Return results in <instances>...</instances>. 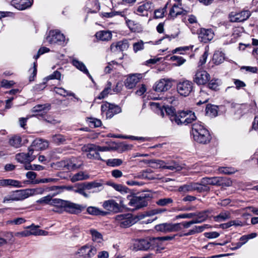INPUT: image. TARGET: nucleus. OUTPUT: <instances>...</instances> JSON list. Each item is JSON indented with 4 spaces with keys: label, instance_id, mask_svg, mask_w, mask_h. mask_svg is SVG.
<instances>
[{
    "label": "nucleus",
    "instance_id": "nucleus-41",
    "mask_svg": "<svg viewBox=\"0 0 258 258\" xmlns=\"http://www.w3.org/2000/svg\"><path fill=\"white\" fill-rule=\"evenodd\" d=\"M87 211L89 214L94 216H104L106 214V212L101 211L99 209L95 207H89L87 209Z\"/></svg>",
    "mask_w": 258,
    "mask_h": 258
},
{
    "label": "nucleus",
    "instance_id": "nucleus-17",
    "mask_svg": "<svg viewBox=\"0 0 258 258\" xmlns=\"http://www.w3.org/2000/svg\"><path fill=\"white\" fill-rule=\"evenodd\" d=\"M129 47L128 41L123 40L116 43H112L110 46V50L112 52L123 51L126 50Z\"/></svg>",
    "mask_w": 258,
    "mask_h": 258
},
{
    "label": "nucleus",
    "instance_id": "nucleus-11",
    "mask_svg": "<svg viewBox=\"0 0 258 258\" xmlns=\"http://www.w3.org/2000/svg\"><path fill=\"white\" fill-rule=\"evenodd\" d=\"M210 79V75L207 71L200 69L198 70L194 77V82L199 85L206 84Z\"/></svg>",
    "mask_w": 258,
    "mask_h": 258
},
{
    "label": "nucleus",
    "instance_id": "nucleus-51",
    "mask_svg": "<svg viewBox=\"0 0 258 258\" xmlns=\"http://www.w3.org/2000/svg\"><path fill=\"white\" fill-rule=\"evenodd\" d=\"M172 203L173 200L170 198L160 199L156 202V204L160 206H166Z\"/></svg>",
    "mask_w": 258,
    "mask_h": 258
},
{
    "label": "nucleus",
    "instance_id": "nucleus-22",
    "mask_svg": "<svg viewBox=\"0 0 258 258\" xmlns=\"http://www.w3.org/2000/svg\"><path fill=\"white\" fill-rule=\"evenodd\" d=\"M197 183L188 182L186 184L182 185L178 187V190L180 192L185 194L186 192H192L194 191H198Z\"/></svg>",
    "mask_w": 258,
    "mask_h": 258
},
{
    "label": "nucleus",
    "instance_id": "nucleus-63",
    "mask_svg": "<svg viewBox=\"0 0 258 258\" xmlns=\"http://www.w3.org/2000/svg\"><path fill=\"white\" fill-rule=\"evenodd\" d=\"M148 170L143 171L140 172L136 177L141 178V179H153L154 177L149 176Z\"/></svg>",
    "mask_w": 258,
    "mask_h": 258
},
{
    "label": "nucleus",
    "instance_id": "nucleus-38",
    "mask_svg": "<svg viewBox=\"0 0 258 258\" xmlns=\"http://www.w3.org/2000/svg\"><path fill=\"white\" fill-rule=\"evenodd\" d=\"M89 178V175L85 172L80 171L75 174L71 178L72 182H76L79 180L87 179Z\"/></svg>",
    "mask_w": 258,
    "mask_h": 258
},
{
    "label": "nucleus",
    "instance_id": "nucleus-19",
    "mask_svg": "<svg viewBox=\"0 0 258 258\" xmlns=\"http://www.w3.org/2000/svg\"><path fill=\"white\" fill-rule=\"evenodd\" d=\"M142 78L141 74H133L130 75L125 80V85L128 89H132Z\"/></svg>",
    "mask_w": 258,
    "mask_h": 258
},
{
    "label": "nucleus",
    "instance_id": "nucleus-34",
    "mask_svg": "<svg viewBox=\"0 0 258 258\" xmlns=\"http://www.w3.org/2000/svg\"><path fill=\"white\" fill-rule=\"evenodd\" d=\"M27 198L30 196L36 195H42L45 191L44 187H37L35 188H27L25 189Z\"/></svg>",
    "mask_w": 258,
    "mask_h": 258
},
{
    "label": "nucleus",
    "instance_id": "nucleus-26",
    "mask_svg": "<svg viewBox=\"0 0 258 258\" xmlns=\"http://www.w3.org/2000/svg\"><path fill=\"white\" fill-rule=\"evenodd\" d=\"M50 108V105L49 104H39L32 108V112L36 113L35 115H42L43 114L46 113Z\"/></svg>",
    "mask_w": 258,
    "mask_h": 258
},
{
    "label": "nucleus",
    "instance_id": "nucleus-10",
    "mask_svg": "<svg viewBox=\"0 0 258 258\" xmlns=\"http://www.w3.org/2000/svg\"><path fill=\"white\" fill-rule=\"evenodd\" d=\"M34 153V149L32 148H29L27 153H21L17 154L15 156V159L18 162L21 163H30L36 158L37 154Z\"/></svg>",
    "mask_w": 258,
    "mask_h": 258
},
{
    "label": "nucleus",
    "instance_id": "nucleus-4",
    "mask_svg": "<svg viewBox=\"0 0 258 258\" xmlns=\"http://www.w3.org/2000/svg\"><path fill=\"white\" fill-rule=\"evenodd\" d=\"M150 105L152 109H153L157 114L162 117L164 116V112H165L167 115L169 116L170 118V117L174 115V114L176 113L175 108L171 106H165L164 104L158 102H151Z\"/></svg>",
    "mask_w": 258,
    "mask_h": 258
},
{
    "label": "nucleus",
    "instance_id": "nucleus-33",
    "mask_svg": "<svg viewBox=\"0 0 258 258\" xmlns=\"http://www.w3.org/2000/svg\"><path fill=\"white\" fill-rule=\"evenodd\" d=\"M9 143L15 148H20L22 146V139L19 136H14L9 139Z\"/></svg>",
    "mask_w": 258,
    "mask_h": 258
},
{
    "label": "nucleus",
    "instance_id": "nucleus-55",
    "mask_svg": "<svg viewBox=\"0 0 258 258\" xmlns=\"http://www.w3.org/2000/svg\"><path fill=\"white\" fill-rule=\"evenodd\" d=\"M87 152V157L89 159H95L98 160H102L98 152L94 151H84Z\"/></svg>",
    "mask_w": 258,
    "mask_h": 258
},
{
    "label": "nucleus",
    "instance_id": "nucleus-21",
    "mask_svg": "<svg viewBox=\"0 0 258 258\" xmlns=\"http://www.w3.org/2000/svg\"><path fill=\"white\" fill-rule=\"evenodd\" d=\"M103 207L106 210L113 212H118L120 209L119 204L113 200L105 201Z\"/></svg>",
    "mask_w": 258,
    "mask_h": 258
},
{
    "label": "nucleus",
    "instance_id": "nucleus-52",
    "mask_svg": "<svg viewBox=\"0 0 258 258\" xmlns=\"http://www.w3.org/2000/svg\"><path fill=\"white\" fill-rule=\"evenodd\" d=\"M111 186L116 190L119 191L121 194L127 193L128 188L121 184L112 183Z\"/></svg>",
    "mask_w": 258,
    "mask_h": 258
},
{
    "label": "nucleus",
    "instance_id": "nucleus-57",
    "mask_svg": "<svg viewBox=\"0 0 258 258\" xmlns=\"http://www.w3.org/2000/svg\"><path fill=\"white\" fill-rule=\"evenodd\" d=\"M97 249L95 246L88 245L87 258H91L97 253Z\"/></svg>",
    "mask_w": 258,
    "mask_h": 258
},
{
    "label": "nucleus",
    "instance_id": "nucleus-23",
    "mask_svg": "<svg viewBox=\"0 0 258 258\" xmlns=\"http://www.w3.org/2000/svg\"><path fill=\"white\" fill-rule=\"evenodd\" d=\"M71 63L77 69L86 74L93 81L92 76L83 62L79 61L76 58H73Z\"/></svg>",
    "mask_w": 258,
    "mask_h": 258
},
{
    "label": "nucleus",
    "instance_id": "nucleus-32",
    "mask_svg": "<svg viewBox=\"0 0 258 258\" xmlns=\"http://www.w3.org/2000/svg\"><path fill=\"white\" fill-rule=\"evenodd\" d=\"M121 111V109L120 107L117 105L110 103L109 110L106 113V117L111 118L114 114L120 112Z\"/></svg>",
    "mask_w": 258,
    "mask_h": 258
},
{
    "label": "nucleus",
    "instance_id": "nucleus-5",
    "mask_svg": "<svg viewBox=\"0 0 258 258\" xmlns=\"http://www.w3.org/2000/svg\"><path fill=\"white\" fill-rule=\"evenodd\" d=\"M176 89L180 96L187 97L194 91V84L190 81L181 80L177 83Z\"/></svg>",
    "mask_w": 258,
    "mask_h": 258
},
{
    "label": "nucleus",
    "instance_id": "nucleus-24",
    "mask_svg": "<svg viewBox=\"0 0 258 258\" xmlns=\"http://www.w3.org/2000/svg\"><path fill=\"white\" fill-rule=\"evenodd\" d=\"M148 237L137 240L134 243V247L137 250H146L150 248Z\"/></svg>",
    "mask_w": 258,
    "mask_h": 258
},
{
    "label": "nucleus",
    "instance_id": "nucleus-3",
    "mask_svg": "<svg viewBox=\"0 0 258 258\" xmlns=\"http://www.w3.org/2000/svg\"><path fill=\"white\" fill-rule=\"evenodd\" d=\"M196 119L194 112L191 111H180L170 117V120L178 125H187Z\"/></svg>",
    "mask_w": 258,
    "mask_h": 258
},
{
    "label": "nucleus",
    "instance_id": "nucleus-18",
    "mask_svg": "<svg viewBox=\"0 0 258 258\" xmlns=\"http://www.w3.org/2000/svg\"><path fill=\"white\" fill-rule=\"evenodd\" d=\"M214 37V33L210 29H201L199 34V40L203 43H208L211 41Z\"/></svg>",
    "mask_w": 258,
    "mask_h": 258
},
{
    "label": "nucleus",
    "instance_id": "nucleus-27",
    "mask_svg": "<svg viewBox=\"0 0 258 258\" xmlns=\"http://www.w3.org/2000/svg\"><path fill=\"white\" fill-rule=\"evenodd\" d=\"M209 177L203 178L199 182H197L198 192H202L210 190L209 185H210Z\"/></svg>",
    "mask_w": 258,
    "mask_h": 258
},
{
    "label": "nucleus",
    "instance_id": "nucleus-9",
    "mask_svg": "<svg viewBox=\"0 0 258 258\" xmlns=\"http://www.w3.org/2000/svg\"><path fill=\"white\" fill-rule=\"evenodd\" d=\"M27 195L25 189L17 190L10 192L4 198L3 203H7L10 201H22L27 199Z\"/></svg>",
    "mask_w": 258,
    "mask_h": 258
},
{
    "label": "nucleus",
    "instance_id": "nucleus-58",
    "mask_svg": "<svg viewBox=\"0 0 258 258\" xmlns=\"http://www.w3.org/2000/svg\"><path fill=\"white\" fill-rule=\"evenodd\" d=\"M144 42L142 40H140L133 44V49L135 52L142 50L144 48Z\"/></svg>",
    "mask_w": 258,
    "mask_h": 258
},
{
    "label": "nucleus",
    "instance_id": "nucleus-13",
    "mask_svg": "<svg viewBox=\"0 0 258 258\" xmlns=\"http://www.w3.org/2000/svg\"><path fill=\"white\" fill-rule=\"evenodd\" d=\"M83 207L77 204H75L67 201L64 207V210L69 213L77 214L82 212Z\"/></svg>",
    "mask_w": 258,
    "mask_h": 258
},
{
    "label": "nucleus",
    "instance_id": "nucleus-12",
    "mask_svg": "<svg viewBox=\"0 0 258 258\" xmlns=\"http://www.w3.org/2000/svg\"><path fill=\"white\" fill-rule=\"evenodd\" d=\"M172 86V82L169 79H163L157 82L153 88L156 92H164L170 89Z\"/></svg>",
    "mask_w": 258,
    "mask_h": 258
},
{
    "label": "nucleus",
    "instance_id": "nucleus-42",
    "mask_svg": "<svg viewBox=\"0 0 258 258\" xmlns=\"http://www.w3.org/2000/svg\"><path fill=\"white\" fill-rule=\"evenodd\" d=\"M182 14V9H181L178 5L174 4L169 12V16L174 18L177 16Z\"/></svg>",
    "mask_w": 258,
    "mask_h": 258
},
{
    "label": "nucleus",
    "instance_id": "nucleus-37",
    "mask_svg": "<svg viewBox=\"0 0 258 258\" xmlns=\"http://www.w3.org/2000/svg\"><path fill=\"white\" fill-rule=\"evenodd\" d=\"M67 201H64L59 199H52L51 202V206L55 207V209H53L52 211L56 212L57 210L55 209L57 208H63L65 206Z\"/></svg>",
    "mask_w": 258,
    "mask_h": 258
},
{
    "label": "nucleus",
    "instance_id": "nucleus-40",
    "mask_svg": "<svg viewBox=\"0 0 258 258\" xmlns=\"http://www.w3.org/2000/svg\"><path fill=\"white\" fill-rule=\"evenodd\" d=\"M183 167L181 165L177 163L174 161H172L170 162L166 163L165 169L170 170L180 171L182 170Z\"/></svg>",
    "mask_w": 258,
    "mask_h": 258
},
{
    "label": "nucleus",
    "instance_id": "nucleus-8",
    "mask_svg": "<svg viewBox=\"0 0 258 258\" xmlns=\"http://www.w3.org/2000/svg\"><path fill=\"white\" fill-rule=\"evenodd\" d=\"M180 226L179 224L166 222L156 225L154 228L158 232L166 233L180 231Z\"/></svg>",
    "mask_w": 258,
    "mask_h": 258
},
{
    "label": "nucleus",
    "instance_id": "nucleus-35",
    "mask_svg": "<svg viewBox=\"0 0 258 258\" xmlns=\"http://www.w3.org/2000/svg\"><path fill=\"white\" fill-rule=\"evenodd\" d=\"M47 233V232L45 231L41 230H38L32 231H23L22 232H18L16 234V235H17V236L21 235L22 236H28L30 235H46Z\"/></svg>",
    "mask_w": 258,
    "mask_h": 258
},
{
    "label": "nucleus",
    "instance_id": "nucleus-56",
    "mask_svg": "<svg viewBox=\"0 0 258 258\" xmlns=\"http://www.w3.org/2000/svg\"><path fill=\"white\" fill-rule=\"evenodd\" d=\"M88 248V245H86L80 248H79L77 251V253L79 255L80 257H82L83 258H87V249Z\"/></svg>",
    "mask_w": 258,
    "mask_h": 258
},
{
    "label": "nucleus",
    "instance_id": "nucleus-53",
    "mask_svg": "<svg viewBox=\"0 0 258 258\" xmlns=\"http://www.w3.org/2000/svg\"><path fill=\"white\" fill-rule=\"evenodd\" d=\"M249 240L247 235L242 236L240 238V242L236 243V246L234 247H230V249L234 250L240 247L242 245L245 244Z\"/></svg>",
    "mask_w": 258,
    "mask_h": 258
},
{
    "label": "nucleus",
    "instance_id": "nucleus-20",
    "mask_svg": "<svg viewBox=\"0 0 258 258\" xmlns=\"http://www.w3.org/2000/svg\"><path fill=\"white\" fill-rule=\"evenodd\" d=\"M82 151H94L98 152H105L109 150L108 147L99 146L93 144H88L82 147Z\"/></svg>",
    "mask_w": 258,
    "mask_h": 258
},
{
    "label": "nucleus",
    "instance_id": "nucleus-49",
    "mask_svg": "<svg viewBox=\"0 0 258 258\" xmlns=\"http://www.w3.org/2000/svg\"><path fill=\"white\" fill-rule=\"evenodd\" d=\"M55 91L57 94H59L60 95H61L63 96H69L75 97V95L74 93L69 92L62 88L56 87V88H55Z\"/></svg>",
    "mask_w": 258,
    "mask_h": 258
},
{
    "label": "nucleus",
    "instance_id": "nucleus-61",
    "mask_svg": "<svg viewBox=\"0 0 258 258\" xmlns=\"http://www.w3.org/2000/svg\"><path fill=\"white\" fill-rule=\"evenodd\" d=\"M170 59L172 61H176L177 66H180L183 64L185 61V59L182 58V57L176 55L171 56L170 57Z\"/></svg>",
    "mask_w": 258,
    "mask_h": 258
},
{
    "label": "nucleus",
    "instance_id": "nucleus-64",
    "mask_svg": "<svg viewBox=\"0 0 258 258\" xmlns=\"http://www.w3.org/2000/svg\"><path fill=\"white\" fill-rule=\"evenodd\" d=\"M37 174L33 171H28L26 173V177L31 180V183L34 184V181H36Z\"/></svg>",
    "mask_w": 258,
    "mask_h": 258
},
{
    "label": "nucleus",
    "instance_id": "nucleus-1",
    "mask_svg": "<svg viewBox=\"0 0 258 258\" xmlns=\"http://www.w3.org/2000/svg\"><path fill=\"white\" fill-rule=\"evenodd\" d=\"M191 134L194 140L200 144H208L212 138L209 132L201 123H195L192 124Z\"/></svg>",
    "mask_w": 258,
    "mask_h": 258
},
{
    "label": "nucleus",
    "instance_id": "nucleus-7",
    "mask_svg": "<svg viewBox=\"0 0 258 258\" xmlns=\"http://www.w3.org/2000/svg\"><path fill=\"white\" fill-rule=\"evenodd\" d=\"M115 220L117 225L122 228H128L136 222L130 214L118 215L115 217Z\"/></svg>",
    "mask_w": 258,
    "mask_h": 258
},
{
    "label": "nucleus",
    "instance_id": "nucleus-36",
    "mask_svg": "<svg viewBox=\"0 0 258 258\" xmlns=\"http://www.w3.org/2000/svg\"><path fill=\"white\" fill-rule=\"evenodd\" d=\"M147 163L150 164V166L154 168H162L165 169L166 163L162 160L152 159L148 160Z\"/></svg>",
    "mask_w": 258,
    "mask_h": 258
},
{
    "label": "nucleus",
    "instance_id": "nucleus-14",
    "mask_svg": "<svg viewBox=\"0 0 258 258\" xmlns=\"http://www.w3.org/2000/svg\"><path fill=\"white\" fill-rule=\"evenodd\" d=\"M152 10V3L149 2L144 3L136 9L134 13L141 16H148V12Z\"/></svg>",
    "mask_w": 258,
    "mask_h": 258
},
{
    "label": "nucleus",
    "instance_id": "nucleus-25",
    "mask_svg": "<svg viewBox=\"0 0 258 258\" xmlns=\"http://www.w3.org/2000/svg\"><path fill=\"white\" fill-rule=\"evenodd\" d=\"M48 142L41 139L35 140L32 143L31 147L29 148H33L35 150H44L48 147Z\"/></svg>",
    "mask_w": 258,
    "mask_h": 258
},
{
    "label": "nucleus",
    "instance_id": "nucleus-30",
    "mask_svg": "<svg viewBox=\"0 0 258 258\" xmlns=\"http://www.w3.org/2000/svg\"><path fill=\"white\" fill-rule=\"evenodd\" d=\"M166 211V209H155L148 211L146 214H140L137 217L139 220H141L144 219L146 217H150L158 214H160L165 212Z\"/></svg>",
    "mask_w": 258,
    "mask_h": 258
},
{
    "label": "nucleus",
    "instance_id": "nucleus-62",
    "mask_svg": "<svg viewBox=\"0 0 258 258\" xmlns=\"http://www.w3.org/2000/svg\"><path fill=\"white\" fill-rule=\"evenodd\" d=\"M197 218L195 219V221H198V223H201L204 221L207 218V215L206 212L200 213L199 214H196Z\"/></svg>",
    "mask_w": 258,
    "mask_h": 258
},
{
    "label": "nucleus",
    "instance_id": "nucleus-59",
    "mask_svg": "<svg viewBox=\"0 0 258 258\" xmlns=\"http://www.w3.org/2000/svg\"><path fill=\"white\" fill-rule=\"evenodd\" d=\"M220 85V81L218 80H212L208 84L209 88L211 89L216 90L218 89Z\"/></svg>",
    "mask_w": 258,
    "mask_h": 258
},
{
    "label": "nucleus",
    "instance_id": "nucleus-28",
    "mask_svg": "<svg viewBox=\"0 0 258 258\" xmlns=\"http://www.w3.org/2000/svg\"><path fill=\"white\" fill-rule=\"evenodd\" d=\"M95 36L100 40L108 41L111 39L112 35L110 31L103 30L97 32Z\"/></svg>",
    "mask_w": 258,
    "mask_h": 258
},
{
    "label": "nucleus",
    "instance_id": "nucleus-16",
    "mask_svg": "<svg viewBox=\"0 0 258 258\" xmlns=\"http://www.w3.org/2000/svg\"><path fill=\"white\" fill-rule=\"evenodd\" d=\"M32 3L33 0H13L11 4L19 10H24L30 8Z\"/></svg>",
    "mask_w": 258,
    "mask_h": 258
},
{
    "label": "nucleus",
    "instance_id": "nucleus-15",
    "mask_svg": "<svg viewBox=\"0 0 258 258\" xmlns=\"http://www.w3.org/2000/svg\"><path fill=\"white\" fill-rule=\"evenodd\" d=\"M251 15V13L248 10H244L240 13L236 14L235 16H232L229 15L230 21L232 22H240L246 20Z\"/></svg>",
    "mask_w": 258,
    "mask_h": 258
},
{
    "label": "nucleus",
    "instance_id": "nucleus-6",
    "mask_svg": "<svg viewBox=\"0 0 258 258\" xmlns=\"http://www.w3.org/2000/svg\"><path fill=\"white\" fill-rule=\"evenodd\" d=\"M46 40L52 44L63 45L66 43L65 36L58 30H50L46 37Z\"/></svg>",
    "mask_w": 258,
    "mask_h": 258
},
{
    "label": "nucleus",
    "instance_id": "nucleus-54",
    "mask_svg": "<svg viewBox=\"0 0 258 258\" xmlns=\"http://www.w3.org/2000/svg\"><path fill=\"white\" fill-rule=\"evenodd\" d=\"M51 196L48 195L40 198L36 202L38 204L51 205Z\"/></svg>",
    "mask_w": 258,
    "mask_h": 258
},
{
    "label": "nucleus",
    "instance_id": "nucleus-29",
    "mask_svg": "<svg viewBox=\"0 0 258 258\" xmlns=\"http://www.w3.org/2000/svg\"><path fill=\"white\" fill-rule=\"evenodd\" d=\"M231 112H234L235 114L237 113L239 115V117L242 116L245 112L243 110L247 106V105H239L234 103H228Z\"/></svg>",
    "mask_w": 258,
    "mask_h": 258
},
{
    "label": "nucleus",
    "instance_id": "nucleus-31",
    "mask_svg": "<svg viewBox=\"0 0 258 258\" xmlns=\"http://www.w3.org/2000/svg\"><path fill=\"white\" fill-rule=\"evenodd\" d=\"M225 54L221 51H215L213 56V62L218 65L224 62L225 60Z\"/></svg>",
    "mask_w": 258,
    "mask_h": 258
},
{
    "label": "nucleus",
    "instance_id": "nucleus-43",
    "mask_svg": "<svg viewBox=\"0 0 258 258\" xmlns=\"http://www.w3.org/2000/svg\"><path fill=\"white\" fill-rule=\"evenodd\" d=\"M111 83L110 82H107V85L104 90L101 92L100 95L98 96V98L99 99H102L106 97L108 94L111 93Z\"/></svg>",
    "mask_w": 258,
    "mask_h": 258
},
{
    "label": "nucleus",
    "instance_id": "nucleus-45",
    "mask_svg": "<svg viewBox=\"0 0 258 258\" xmlns=\"http://www.w3.org/2000/svg\"><path fill=\"white\" fill-rule=\"evenodd\" d=\"M210 185H223L225 182V179L221 177H209Z\"/></svg>",
    "mask_w": 258,
    "mask_h": 258
},
{
    "label": "nucleus",
    "instance_id": "nucleus-50",
    "mask_svg": "<svg viewBox=\"0 0 258 258\" xmlns=\"http://www.w3.org/2000/svg\"><path fill=\"white\" fill-rule=\"evenodd\" d=\"M148 240L150 244V248L158 246L161 242L159 237H148Z\"/></svg>",
    "mask_w": 258,
    "mask_h": 258
},
{
    "label": "nucleus",
    "instance_id": "nucleus-2",
    "mask_svg": "<svg viewBox=\"0 0 258 258\" xmlns=\"http://www.w3.org/2000/svg\"><path fill=\"white\" fill-rule=\"evenodd\" d=\"M152 196L148 193H142L139 196L133 195L127 196L129 200L128 205L137 210L146 207L148 202L151 199Z\"/></svg>",
    "mask_w": 258,
    "mask_h": 258
},
{
    "label": "nucleus",
    "instance_id": "nucleus-60",
    "mask_svg": "<svg viewBox=\"0 0 258 258\" xmlns=\"http://www.w3.org/2000/svg\"><path fill=\"white\" fill-rule=\"evenodd\" d=\"M61 77V74L59 72L56 71H54L53 74L50 75L45 78L46 81H48L51 79H57L60 80Z\"/></svg>",
    "mask_w": 258,
    "mask_h": 258
},
{
    "label": "nucleus",
    "instance_id": "nucleus-39",
    "mask_svg": "<svg viewBox=\"0 0 258 258\" xmlns=\"http://www.w3.org/2000/svg\"><path fill=\"white\" fill-rule=\"evenodd\" d=\"M206 113L210 117H215L218 114L217 107L211 104L207 105Z\"/></svg>",
    "mask_w": 258,
    "mask_h": 258
},
{
    "label": "nucleus",
    "instance_id": "nucleus-47",
    "mask_svg": "<svg viewBox=\"0 0 258 258\" xmlns=\"http://www.w3.org/2000/svg\"><path fill=\"white\" fill-rule=\"evenodd\" d=\"M74 192L78 193L86 198L90 197L89 194L86 193L84 189L82 183H78L75 185Z\"/></svg>",
    "mask_w": 258,
    "mask_h": 258
},
{
    "label": "nucleus",
    "instance_id": "nucleus-44",
    "mask_svg": "<svg viewBox=\"0 0 258 258\" xmlns=\"http://www.w3.org/2000/svg\"><path fill=\"white\" fill-rule=\"evenodd\" d=\"M20 182L16 180L6 179L0 180V186H6L8 185H12L14 186H18Z\"/></svg>",
    "mask_w": 258,
    "mask_h": 258
},
{
    "label": "nucleus",
    "instance_id": "nucleus-48",
    "mask_svg": "<svg viewBox=\"0 0 258 258\" xmlns=\"http://www.w3.org/2000/svg\"><path fill=\"white\" fill-rule=\"evenodd\" d=\"M90 233L92 235V240L97 242H101L102 240V236L101 233L95 229H90Z\"/></svg>",
    "mask_w": 258,
    "mask_h": 258
},
{
    "label": "nucleus",
    "instance_id": "nucleus-46",
    "mask_svg": "<svg viewBox=\"0 0 258 258\" xmlns=\"http://www.w3.org/2000/svg\"><path fill=\"white\" fill-rule=\"evenodd\" d=\"M105 162L107 166L114 167L121 165L123 161L120 159L113 158L107 160Z\"/></svg>",
    "mask_w": 258,
    "mask_h": 258
}]
</instances>
